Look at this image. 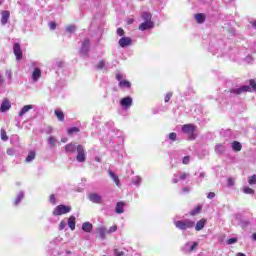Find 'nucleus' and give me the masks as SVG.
I'll use <instances>...</instances> for the list:
<instances>
[{"label": "nucleus", "instance_id": "f257e3e1", "mask_svg": "<svg viewBox=\"0 0 256 256\" xmlns=\"http://www.w3.org/2000/svg\"><path fill=\"white\" fill-rule=\"evenodd\" d=\"M249 85H244L240 88H232L228 90V93H233L234 95H241V93H256V80L255 79H250L249 80Z\"/></svg>", "mask_w": 256, "mask_h": 256}, {"label": "nucleus", "instance_id": "f03ea898", "mask_svg": "<svg viewBox=\"0 0 256 256\" xmlns=\"http://www.w3.org/2000/svg\"><path fill=\"white\" fill-rule=\"evenodd\" d=\"M195 131H197V126L193 124H184L182 126V133H185L188 135L189 141H195L197 139V134H195Z\"/></svg>", "mask_w": 256, "mask_h": 256}, {"label": "nucleus", "instance_id": "7ed1b4c3", "mask_svg": "<svg viewBox=\"0 0 256 256\" xmlns=\"http://www.w3.org/2000/svg\"><path fill=\"white\" fill-rule=\"evenodd\" d=\"M174 225L177 229H180V231H187V229H193V227H195V222L185 219L176 221Z\"/></svg>", "mask_w": 256, "mask_h": 256}, {"label": "nucleus", "instance_id": "20e7f679", "mask_svg": "<svg viewBox=\"0 0 256 256\" xmlns=\"http://www.w3.org/2000/svg\"><path fill=\"white\" fill-rule=\"evenodd\" d=\"M71 210H72L71 206H65L63 204H60L54 208L52 215H54V217L67 215V213H71Z\"/></svg>", "mask_w": 256, "mask_h": 256}, {"label": "nucleus", "instance_id": "39448f33", "mask_svg": "<svg viewBox=\"0 0 256 256\" xmlns=\"http://www.w3.org/2000/svg\"><path fill=\"white\" fill-rule=\"evenodd\" d=\"M77 151V156L76 159L79 163H85L87 156L85 155V148L83 147V145H78L76 148Z\"/></svg>", "mask_w": 256, "mask_h": 256}, {"label": "nucleus", "instance_id": "423d86ee", "mask_svg": "<svg viewBox=\"0 0 256 256\" xmlns=\"http://www.w3.org/2000/svg\"><path fill=\"white\" fill-rule=\"evenodd\" d=\"M13 51L17 61H21V59H23V50H21V45H19V43L13 45Z\"/></svg>", "mask_w": 256, "mask_h": 256}, {"label": "nucleus", "instance_id": "0eeeda50", "mask_svg": "<svg viewBox=\"0 0 256 256\" xmlns=\"http://www.w3.org/2000/svg\"><path fill=\"white\" fill-rule=\"evenodd\" d=\"M153 27H155V23H153V21H144L139 25L138 29L140 31H147L149 29H153Z\"/></svg>", "mask_w": 256, "mask_h": 256}, {"label": "nucleus", "instance_id": "6e6552de", "mask_svg": "<svg viewBox=\"0 0 256 256\" xmlns=\"http://www.w3.org/2000/svg\"><path fill=\"white\" fill-rule=\"evenodd\" d=\"M132 43H133V40L130 37H122L118 41V45H120V47L122 48L129 47L132 45Z\"/></svg>", "mask_w": 256, "mask_h": 256}, {"label": "nucleus", "instance_id": "1a4fd4ad", "mask_svg": "<svg viewBox=\"0 0 256 256\" xmlns=\"http://www.w3.org/2000/svg\"><path fill=\"white\" fill-rule=\"evenodd\" d=\"M120 105L125 109H129V107L133 105V98H131V96L122 98L120 101Z\"/></svg>", "mask_w": 256, "mask_h": 256}, {"label": "nucleus", "instance_id": "9d476101", "mask_svg": "<svg viewBox=\"0 0 256 256\" xmlns=\"http://www.w3.org/2000/svg\"><path fill=\"white\" fill-rule=\"evenodd\" d=\"M9 109H11V101H9L7 98H4L0 106V112L5 113L6 111H9Z\"/></svg>", "mask_w": 256, "mask_h": 256}, {"label": "nucleus", "instance_id": "9b49d317", "mask_svg": "<svg viewBox=\"0 0 256 256\" xmlns=\"http://www.w3.org/2000/svg\"><path fill=\"white\" fill-rule=\"evenodd\" d=\"M1 15H2V18H1L2 25H7V23L9 22V18L11 17V13L7 10H4L2 11Z\"/></svg>", "mask_w": 256, "mask_h": 256}, {"label": "nucleus", "instance_id": "f8f14e48", "mask_svg": "<svg viewBox=\"0 0 256 256\" xmlns=\"http://www.w3.org/2000/svg\"><path fill=\"white\" fill-rule=\"evenodd\" d=\"M205 225H207V220L205 218L200 219L195 225V231H202L205 229Z\"/></svg>", "mask_w": 256, "mask_h": 256}, {"label": "nucleus", "instance_id": "ddd939ff", "mask_svg": "<svg viewBox=\"0 0 256 256\" xmlns=\"http://www.w3.org/2000/svg\"><path fill=\"white\" fill-rule=\"evenodd\" d=\"M89 201H92V203H97V204H101L102 200H101V196H99V194L96 193H92L88 196Z\"/></svg>", "mask_w": 256, "mask_h": 256}, {"label": "nucleus", "instance_id": "4468645a", "mask_svg": "<svg viewBox=\"0 0 256 256\" xmlns=\"http://www.w3.org/2000/svg\"><path fill=\"white\" fill-rule=\"evenodd\" d=\"M91 43V40H89V38H86L82 44V53H84V55H87V53H89V44Z\"/></svg>", "mask_w": 256, "mask_h": 256}, {"label": "nucleus", "instance_id": "2eb2a0df", "mask_svg": "<svg viewBox=\"0 0 256 256\" xmlns=\"http://www.w3.org/2000/svg\"><path fill=\"white\" fill-rule=\"evenodd\" d=\"M108 175L109 177H111V179H113L115 185H117V187H120V180H119V176H117V174H115L113 171L108 170Z\"/></svg>", "mask_w": 256, "mask_h": 256}, {"label": "nucleus", "instance_id": "dca6fc26", "mask_svg": "<svg viewBox=\"0 0 256 256\" xmlns=\"http://www.w3.org/2000/svg\"><path fill=\"white\" fill-rule=\"evenodd\" d=\"M82 231H84V233H91L93 231V224L90 222H84L82 224Z\"/></svg>", "mask_w": 256, "mask_h": 256}, {"label": "nucleus", "instance_id": "f3484780", "mask_svg": "<svg viewBox=\"0 0 256 256\" xmlns=\"http://www.w3.org/2000/svg\"><path fill=\"white\" fill-rule=\"evenodd\" d=\"M96 231L102 240L105 239V235H107V228L100 226L96 229Z\"/></svg>", "mask_w": 256, "mask_h": 256}, {"label": "nucleus", "instance_id": "a211bd4d", "mask_svg": "<svg viewBox=\"0 0 256 256\" xmlns=\"http://www.w3.org/2000/svg\"><path fill=\"white\" fill-rule=\"evenodd\" d=\"M32 79L33 81H39L41 79V69L35 68L32 73Z\"/></svg>", "mask_w": 256, "mask_h": 256}, {"label": "nucleus", "instance_id": "6ab92c4d", "mask_svg": "<svg viewBox=\"0 0 256 256\" xmlns=\"http://www.w3.org/2000/svg\"><path fill=\"white\" fill-rule=\"evenodd\" d=\"M124 209H125V203L118 202L116 204L115 211H116V213H118V215H121V213H124Z\"/></svg>", "mask_w": 256, "mask_h": 256}, {"label": "nucleus", "instance_id": "aec40b11", "mask_svg": "<svg viewBox=\"0 0 256 256\" xmlns=\"http://www.w3.org/2000/svg\"><path fill=\"white\" fill-rule=\"evenodd\" d=\"M54 115L57 117L58 121L63 122L65 121V114L62 110H55Z\"/></svg>", "mask_w": 256, "mask_h": 256}, {"label": "nucleus", "instance_id": "412c9836", "mask_svg": "<svg viewBox=\"0 0 256 256\" xmlns=\"http://www.w3.org/2000/svg\"><path fill=\"white\" fill-rule=\"evenodd\" d=\"M66 153H75L77 151V146H75L73 143H69L65 146Z\"/></svg>", "mask_w": 256, "mask_h": 256}, {"label": "nucleus", "instance_id": "4be33fe9", "mask_svg": "<svg viewBox=\"0 0 256 256\" xmlns=\"http://www.w3.org/2000/svg\"><path fill=\"white\" fill-rule=\"evenodd\" d=\"M202 209L203 206L198 205L192 211L189 212V215H191V217H195L196 215H199V213H201Z\"/></svg>", "mask_w": 256, "mask_h": 256}, {"label": "nucleus", "instance_id": "5701e85b", "mask_svg": "<svg viewBox=\"0 0 256 256\" xmlns=\"http://www.w3.org/2000/svg\"><path fill=\"white\" fill-rule=\"evenodd\" d=\"M31 109H33L32 105H25L19 112V116L23 117L25 115V113H28V111H31Z\"/></svg>", "mask_w": 256, "mask_h": 256}, {"label": "nucleus", "instance_id": "b1692460", "mask_svg": "<svg viewBox=\"0 0 256 256\" xmlns=\"http://www.w3.org/2000/svg\"><path fill=\"white\" fill-rule=\"evenodd\" d=\"M243 149V145H241L238 141L232 142V150L239 152Z\"/></svg>", "mask_w": 256, "mask_h": 256}, {"label": "nucleus", "instance_id": "393cba45", "mask_svg": "<svg viewBox=\"0 0 256 256\" xmlns=\"http://www.w3.org/2000/svg\"><path fill=\"white\" fill-rule=\"evenodd\" d=\"M68 227L71 229V231H75V216H70L68 218Z\"/></svg>", "mask_w": 256, "mask_h": 256}, {"label": "nucleus", "instance_id": "a878e982", "mask_svg": "<svg viewBox=\"0 0 256 256\" xmlns=\"http://www.w3.org/2000/svg\"><path fill=\"white\" fill-rule=\"evenodd\" d=\"M225 146L223 144H218L215 147V152L218 153V155H223L225 153Z\"/></svg>", "mask_w": 256, "mask_h": 256}, {"label": "nucleus", "instance_id": "bb28decb", "mask_svg": "<svg viewBox=\"0 0 256 256\" xmlns=\"http://www.w3.org/2000/svg\"><path fill=\"white\" fill-rule=\"evenodd\" d=\"M36 155L37 154L35 153V151H30L28 156L25 159V163H31V161L35 159Z\"/></svg>", "mask_w": 256, "mask_h": 256}, {"label": "nucleus", "instance_id": "cd10ccee", "mask_svg": "<svg viewBox=\"0 0 256 256\" xmlns=\"http://www.w3.org/2000/svg\"><path fill=\"white\" fill-rule=\"evenodd\" d=\"M118 85L120 88L126 87V89H131V82L129 80H122Z\"/></svg>", "mask_w": 256, "mask_h": 256}, {"label": "nucleus", "instance_id": "c85d7f7f", "mask_svg": "<svg viewBox=\"0 0 256 256\" xmlns=\"http://www.w3.org/2000/svg\"><path fill=\"white\" fill-rule=\"evenodd\" d=\"M195 19L197 21V23H205V14L203 13H199L195 15Z\"/></svg>", "mask_w": 256, "mask_h": 256}, {"label": "nucleus", "instance_id": "c756f323", "mask_svg": "<svg viewBox=\"0 0 256 256\" xmlns=\"http://www.w3.org/2000/svg\"><path fill=\"white\" fill-rule=\"evenodd\" d=\"M242 191L245 193V195H255V190L249 188V186L243 187Z\"/></svg>", "mask_w": 256, "mask_h": 256}, {"label": "nucleus", "instance_id": "7c9ffc66", "mask_svg": "<svg viewBox=\"0 0 256 256\" xmlns=\"http://www.w3.org/2000/svg\"><path fill=\"white\" fill-rule=\"evenodd\" d=\"M23 197H25V194L23 192H20L14 201V205H19L21 201H23Z\"/></svg>", "mask_w": 256, "mask_h": 256}, {"label": "nucleus", "instance_id": "2f4dec72", "mask_svg": "<svg viewBox=\"0 0 256 256\" xmlns=\"http://www.w3.org/2000/svg\"><path fill=\"white\" fill-rule=\"evenodd\" d=\"M152 15H151V13H149V12H144L143 14H142V19L144 20V21H151V19H152Z\"/></svg>", "mask_w": 256, "mask_h": 256}, {"label": "nucleus", "instance_id": "473e14b6", "mask_svg": "<svg viewBox=\"0 0 256 256\" xmlns=\"http://www.w3.org/2000/svg\"><path fill=\"white\" fill-rule=\"evenodd\" d=\"M79 127H72L67 130V135H73V133H79Z\"/></svg>", "mask_w": 256, "mask_h": 256}, {"label": "nucleus", "instance_id": "72a5a7b5", "mask_svg": "<svg viewBox=\"0 0 256 256\" xmlns=\"http://www.w3.org/2000/svg\"><path fill=\"white\" fill-rule=\"evenodd\" d=\"M1 139L2 141H9V136H7V131H5V129H1Z\"/></svg>", "mask_w": 256, "mask_h": 256}, {"label": "nucleus", "instance_id": "f704fd0d", "mask_svg": "<svg viewBox=\"0 0 256 256\" xmlns=\"http://www.w3.org/2000/svg\"><path fill=\"white\" fill-rule=\"evenodd\" d=\"M248 183H249V185H256V175L255 174L248 177Z\"/></svg>", "mask_w": 256, "mask_h": 256}, {"label": "nucleus", "instance_id": "c9c22d12", "mask_svg": "<svg viewBox=\"0 0 256 256\" xmlns=\"http://www.w3.org/2000/svg\"><path fill=\"white\" fill-rule=\"evenodd\" d=\"M49 201L52 205H57V199L55 198V194L50 195Z\"/></svg>", "mask_w": 256, "mask_h": 256}, {"label": "nucleus", "instance_id": "e433bc0d", "mask_svg": "<svg viewBox=\"0 0 256 256\" xmlns=\"http://www.w3.org/2000/svg\"><path fill=\"white\" fill-rule=\"evenodd\" d=\"M171 97H173V93L168 92L164 98L165 103H169V101H171Z\"/></svg>", "mask_w": 256, "mask_h": 256}, {"label": "nucleus", "instance_id": "4c0bfd02", "mask_svg": "<svg viewBox=\"0 0 256 256\" xmlns=\"http://www.w3.org/2000/svg\"><path fill=\"white\" fill-rule=\"evenodd\" d=\"M169 139H170L171 141H177V133L171 132V133L169 134Z\"/></svg>", "mask_w": 256, "mask_h": 256}, {"label": "nucleus", "instance_id": "58836bf2", "mask_svg": "<svg viewBox=\"0 0 256 256\" xmlns=\"http://www.w3.org/2000/svg\"><path fill=\"white\" fill-rule=\"evenodd\" d=\"M48 143H49V145H55V143H57V140L55 139V137L50 136L48 138Z\"/></svg>", "mask_w": 256, "mask_h": 256}, {"label": "nucleus", "instance_id": "ea45409f", "mask_svg": "<svg viewBox=\"0 0 256 256\" xmlns=\"http://www.w3.org/2000/svg\"><path fill=\"white\" fill-rule=\"evenodd\" d=\"M190 161H191V158H190L189 156H185V157L183 158V160H182V163H183L184 165H189Z\"/></svg>", "mask_w": 256, "mask_h": 256}, {"label": "nucleus", "instance_id": "a19ab883", "mask_svg": "<svg viewBox=\"0 0 256 256\" xmlns=\"http://www.w3.org/2000/svg\"><path fill=\"white\" fill-rule=\"evenodd\" d=\"M117 231V225H113L112 227L107 230L108 234L115 233Z\"/></svg>", "mask_w": 256, "mask_h": 256}, {"label": "nucleus", "instance_id": "79ce46f5", "mask_svg": "<svg viewBox=\"0 0 256 256\" xmlns=\"http://www.w3.org/2000/svg\"><path fill=\"white\" fill-rule=\"evenodd\" d=\"M97 69H103L105 67V60H101L97 65Z\"/></svg>", "mask_w": 256, "mask_h": 256}, {"label": "nucleus", "instance_id": "37998d69", "mask_svg": "<svg viewBox=\"0 0 256 256\" xmlns=\"http://www.w3.org/2000/svg\"><path fill=\"white\" fill-rule=\"evenodd\" d=\"M227 183H228V187H233V185H235L234 178H228Z\"/></svg>", "mask_w": 256, "mask_h": 256}, {"label": "nucleus", "instance_id": "c03bdc74", "mask_svg": "<svg viewBox=\"0 0 256 256\" xmlns=\"http://www.w3.org/2000/svg\"><path fill=\"white\" fill-rule=\"evenodd\" d=\"M197 247H199V243L194 242L193 245L190 247V253H193V251H195V249H197Z\"/></svg>", "mask_w": 256, "mask_h": 256}, {"label": "nucleus", "instance_id": "a18cd8bd", "mask_svg": "<svg viewBox=\"0 0 256 256\" xmlns=\"http://www.w3.org/2000/svg\"><path fill=\"white\" fill-rule=\"evenodd\" d=\"M114 255L115 256H123V255H125V252L119 251V249H114Z\"/></svg>", "mask_w": 256, "mask_h": 256}, {"label": "nucleus", "instance_id": "49530a36", "mask_svg": "<svg viewBox=\"0 0 256 256\" xmlns=\"http://www.w3.org/2000/svg\"><path fill=\"white\" fill-rule=\"evenodd\" d=\"M49 27H50L51 31H55V29H57V23L50 22L49 23Z\"/></svg>", "mask_w": 256, "mask_h": 256}, {"label": "nucleus", "instance_id": "de8ad7c7", "mask_svg": "<svg viewBox=\"0 0 256 256\" xmlns=\"http://www.w3.org/2000/svg\"><path fill=\"white\" fill-rule=\"evenodd\" d=\"M117 35H119V37H123V35H125V30H123V28H118Z\"/></svg>", "mask_w": 256, "mask_h": 256}, {"label": "nucleus", "instance_id": "09e8293b", "mask_svg": "<svg viewBox=\"0 0 256 256\" xmlns=\"http://www.w3.org/2000/svg\"><path fill=\"white\" fill-rule=\"evenodd\" d=\"M7 155H9L10 157H13V155H15V149L9 148L7 150Z\"/></svg>", "mask_w": 256, "mask_h": 256}, {"label": "nucleus", "instance_id": "8fccbe9b", "mask_svg": "<svg viewBox=\"0 0 256 256\" xmlns=\"http://www.w3.org/2000/svg\"><path fill=\"white\" fill-rule=\"evenodd\" d=\"M65 227H67V224L64 221H61L59 224L60 231H63V229H65Z\"/></svg>", "mask_w": 256, "mask_h": 256}, {"label": "nucleus", "instance_id": "3c124183", "mask_svg": "<svg viewBox=\"0 0 256 256\" xmlns=\"http://www.w3.org/2000/svg\"><path fill=\"white\" fill-rule=\"evenodd\" d=\"M116 79H117V81H119V83H121V81H123V75H121V74H116Z\"/></svg>", "mask_w": 256, "mask_h": 256}, {"label": "nucleus", "instance_id": "603ef678", "mask_svg": "<svg viewBox=\"0 0 256 256\" xmlns=\"http://www.w3.org/2000/svg\"><path fill=\"white\" fill-rule=\"evenodd\" d=\"M237 241V238H230L228 239V245H233Z\"/></svg>", "mask_w": 256, "mask_h": 256}, {"label": "nucleus", "instance_id": "864d4df0", "mask_svg": "<svg viewBox=\"0 0 256 256\" xmlns=\"http://www.w3.org/2000/svg\"><path fill=\"white\" fill-rule=\"evenodd\" d=\"M187 177H189V174H187V173H184V174H181L180 175V179L183 181V180H185V179H187Z\"/></svg>", "mask_w": 256, "mask_h": 256}, {"label": "nucleus", "instance_id": "5fc2aeb1", "mask_svg": "<svg viewBox=\"0 0 256 256\" xmlns=\"http://www.w3.org/2000/svg\"><path fill=\"white\" fill-rule=\"evenodd\" d=\"M133 23H135V19L130 18L127 20V25H133Z\"/></svg>", "mask_w": 256, "mask_h": 256}, {"label": "nucleus", "instance_id": "6e6d98bb", "mask_svg": "<svg viewBox=\"0 0 256 256\" xmlns=\"http://www.w3.org/2000/svg\"><path fill=\"white\" fill-rule=\"evenodd\" d=\"M215 197V192H210L208 195H207V198L208 199H213Z\"/></svg>", "mask_w": 256, "mask_h": 256}, {"label": "nucleus", "instance_id": "4d7b16f0", "mask_svg": "<svg viewBox=\"0 0 256 256\" xmlns=\"http://www.w3.org/2000/svg\"><path fill=\"white\" fill-rule=\"evenodd\" d=\"M67 30L72 33V31H75V26H69Z\"/></svg>", "mask_w": 256, "mask_h": 256}, {"label": "nucleus", "instance_id": "13d9d810", "mask_svg": "<svg viewBox=\"0 0 256 256\" xmlns=\"http://www.w3.org/2000/svg\"><path fill=\"white\" fill-rule=\"evenodd\" d=\"M249 225V221H242V227H247Z\"/></svg>", "mask_w": 256, "mask_h": 256}, {"label": "nucleus", "instance_id": "bf43d9fd", "mask_svg": "<svg viewBox=\"0 0 256 256\" xmlns=\"http://www.w3.org/2000/svg\"><path fill=\"white\" fill-rule=\"evenodd\" d=\"M3 83H5V80H4L3 77L0 75V86L3 85Z\"/></svg>", "mask_w": 256, "mask_h": 256}, {"label": "nucleus", "instance_id": "052dcab7", "mask_svg": "<svg viewBox=\"0 0 256 256\" xmlns=\"http://www.w3.org/2000/svg\"><path fill=\"white\" fill-rule=\"evenodd\" d=\"M183 191H184L185 193H189V188L185 187V188H183Z\"/></svg>", "mask_w": 256, "mask_h": 256}, {"label": "nucleus", "instance_id": "680f3d73", "mask_svg": "<svg viewBox=\"0 0 256 256\" xmlns=\"http://www.w3.org/2000/svg\"><path fill=\"white\" fill-rule=\"evenodd\" d=\"M253 241H256V233L252 234Z\"/></svg>", "mask_w": 256, "mask_h": 256}, {"label": "nucleus", "instance_id": "e2e57ef3", "mask_svg": "<svg viewBox=\"0 0 256 256\" xmlns=\"http://www.w3.org/2000/svg\"><path fill=\"white\" fill-rule=\"evenodd\" d=\"M236 256H247V255H245V254L239 252V253L236 254Z\"/></svg>", "mask_w": 256, "mask_h": 256}, {"label": "nucleus", "instance_id": "0e129e2a", "mask_svg": "<svg viewBox=\"0 0 256 256\" xmlns=\"http://www.w3.org/2000/svg\"><path fill=\"white\" fill-rule=\"evenodd\" d=\"M95 159H96V161H97L98 163H101V158L96 157Z\"/></svg>", "mask_w": 256, "mask_h": 256}, {"label": "nucleus", "instance_id": "69168bd1", "mask_svg": "<svg viewBox=\"0 0 256 256\" xmlns=\"http://www.w3.org/2000/svg\"><path fill=\"white\" fill-rule=\"evenodd\" d=\"M62 143H67V138L62 139Z\"/></svg>", "mask_w": 256, "mask_h": 256}, {"label": "nucleus", "instance_id": "338daca9", "mask_svg": "<svg viewBox=\"0 0 256 256\" xmlns=\"http://www.w3.org/2000/svg\"><path fill=\"white\" fill-rule=\"evenodd\" d=\"M173 183H179V180L174 179V180H173Z\"/></svg>", "mask_w": 256, "mask_h": 256}]
</instances>
